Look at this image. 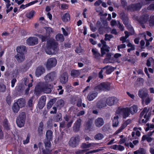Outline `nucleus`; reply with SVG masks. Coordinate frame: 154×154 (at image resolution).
<instances>
[{"label":"nucleus","mask_w":154,"mask_h":154,"mask_svg":"<svg viewBox=\"0 0 154 154\" xmlns=\"http://www.w3.org/2000/svg\"><path fill=\"white\" fill-rule=\"evenodd\" d=\"M53 104V102L52 100H50L48 103L47 105V108L48 109H50Z\"/></svg>","instance_id":"obj_54"},{"label":"nucleus","mask_w":154,"mask_h":154,"mask_svg":"<svg viewBox=\"0 0 154 154\" xmlns=\"http://www.w3.org/2000/svg\"><path fill=\"white\" fill-rule=\"evenodd\" d=\"M104 122L102 118H98L95 121V124L97 127H100L103 124Z\"/></svg>","instance_id":"obj_26"},{"label":"nucleus","mask_w":154,"mask_h":154,"mask_svg":"<svg viewBox=\"0 0 154 154\" xmlns=\"http://www.w3.org/2000/svg\"><path fill=\"white\" fill-rule=\"evenodd\" d=\"M52 86L51 84H44L42 82L38 83L35 88V91L37 93L43 92L45 93L48 94L51 91Z\"/></svg>","instance_id":"obj_2"},{"label":"nucleus","mask_w":154,"mask_h":154,"mask_svg":"<svg viewBox=\"0 0 154 154\" xmlns=\"http://www.w3.org/2000/svg\"><path fill=\"white\" fill-rule=\"evenodd\" d=\"M80 74L79 70H73L71 71V75L73 77H76L78 76Z\"/></svg>","instance_id":"obj_35"},{"label":"nucleus","mask_w":154,"mask_h":154,"mask_svg":"<svg viewBox=\"0 0 154 154\" xmlns=\"http://www.w3.org/2000/svg\"><path fill=\"white\" fill-rule=\"evenodd\" d=\"M35 13V12L34 11H32L29 13L27 14V17L29 19H31L33 17Z\"/></svg>","instance_id":"obj_46"},{"label":"nucleus","mask_w":154,"mask_h":154,"mask_svg":"<svg viewBox=\"0 0 154 154\" xmlns=\"http://www.w3.org/2000/svg\"><path fill=\"white\" fill-rule=\"evenodd\" d=\"M52 140H49L47 139H45V140L44 143L45 144V146L46 147H49L51 145V143L50 141Z\"/></svg>","instance_id":"obj_44"},{"label":"nucleus","mask_w":154,"mask_h":154,"mask_svg":"<svg viewBox=\"0 0 154 154\" xmlns=\"http://www.w3.org/2000/svg\"><path fill=\"white\" fill-rule=\"evenodd\" d=\"M125 26L127 29L130 32V34L131 35H133L134 33V31L133 27L132 26L128 23Z\"/></svg>","instance_id":"obj_28"},{"label":"nucleus","mask_w":154,"mask_h":154,"mask_svg":"<svg viewBox=\"0 0 154 154\" xmlns=\"http://www.w3.org/2000/svg\"><path fill=\"white\" fill-rule=\"evenodd\" d=\"M56 39L57 41L62 42L64 40V38L63 34H59L56 36Z\"/></svg>","instance_id":"obj_34"},{"label":"nucleus","mask_w":154,"mask_h":154,"mask_svg":"<svg viewBox=\"0 0 154 154\" xmlns=\"http://www.w3.org/2000/svg\"><path fill=\"white\" fill-rule=\"evenodd\" d=\"M130 115V112L128 107L124 108L122 115L123 118L125 119L128 117Z\"/></svg>","instance_id":"obj_23"},{"label":"nucleus","mask_w":154,"mask_h":154,"mask_svg":"<svg viewBox=\"0 0 154 154\" xmlns=\"http://www.w3.org/2000/svg\"><path fill=\"white\" fill-rule=\"evenodd\" d=\"M106 106L105 99L104 100H101L97 103V106L99 108H102Z\"/></svg>","instance_id":"obj_27"},{"label":"nucleus","mask_w":154,"mask_h":154,"mask_svg":"<svg viewBox=\"0 0 154 154\" xmlns=\"http://www.w3.org/2000/svg\"><path fill=\"white\" fill-rule=\"evenodd\" d=\"M148 110L146 107H145L140 114V117L141 118L145 113H147Z\"/></svg>","instance_id":"obj_47"},{"label":"nucleus","mask_w":154,"mask_h":154,"mask_svg":"<svg viewBox=\"0 0 154 154\" xmlns=\"http://www.w3.org/2000/svg\"><path fill=\"white\" fill-rule=\"evenodd\" d=\"M111 83L110 82H106V91H109L110 90L111 87Z\"/></svg>","instance_id":"obj_57"},{"label":"nucleus","mask_w":154,"mask_h":154,"mask_svg":"<svg viewBox=\"0 0 154 154\" xmlns=\"http://www.w3.org/2000/svg\"><path fill=\"white\" fill-rule=\"evenodd\" d=\"M128 109L130 113L132 115H133L137 112L138 110V107L136 105H133L131 107L128 108Z\"/></svg>","instance_id":"obj_20"},{"label":"nucleus","mask_w":154,"mask_h":154,"mask_svg":"<svg viewBox=\"0 0 154 154\" xmlns=\"http://www.w3.org/2000/svg\"><path fill=\"white\" fill-rule=\"evenodd\" d=\"M81 147L82 149H86L90 147L89 143L86 144L85 143H83L81 144Z\"/></svg>","instance_id":"obj_51"},{"label":"nucleus","mask_w":154,"mask_h":154,"mask_svg":"<svg viewBox=\"0 0 154 154\" xmlns=\"http://www.w3.org/2000/svg\"><path fill=\"white\" fill-rule=\"evenodd\" d=\"M82 119H78L74 123L73 127V130L75 131H78L80 128L82 122Z\"/></svg>","instance_id":"obj_17"},{"label":"nucleus","mask_w":154,"mask_h":154,"mask_svg":"<svg viewBox=\"0 0 154 154\" xmlns=\"http://www.w3.org/2000/svg\"><path fill=\"white\" fill-rule=\"evenodd\" d=\"M25 100L24 99L20 98L18 99L17 102L15 103L20 108H22L25 106Z\"/></svg>","instance_id":"obj_22"},{"label":"nucleus","mask_w":154,"mask_h":154,"mask_svg":"<svg viewBox=\"0 0 154 154\" xmlns=\"http://www.w3.org/2000/svg\"><path fill=\"white\" fill-rule=\"evenodd\" d=\"M118 101V100L116 97H110L106 99V104L109 106H112L116 104Z\"/></svg>","instance_id":"obj_13"},{"label":"nucleus","mask_w":154,"mask_h":154,"mask_svg":"<svg viewBox=\"0 0 154 154\" xmlns=\"http://www.w3.org/2000/svg\"><path fill=\"white\" fill-rule=\"evenodd\" d=\"M52 131L50 130H48L46 133V139L49 140H52Z\"/></svg>","instance_id":"obj_32"},{"label":"nucleus","mask_w":154,"mask_h":154,"mask_svg":"<svg viewBox=\"0 0 154 154\" xmlns=\"http://www.w3.org/2000/svg\"><path fill=\"white\" fill-rule=\"evenodd\" d=\"M17 54H24L26 51V48L24 46H21L17 47L16 49Z\"/></svg>","instance_id":"obj_18"},{"label":"nucleus","mask_w":154,"mask_h":154,"mask_svg":"<svg viewBox=\"0 0 154 154\" xmlns=\"http://www.w3.org/2000/svg\"><path fill=\"white\" fill-rule=\"evenodd\" d=\"M149 18V15L145 14L141 15L137 20L139 23L140 24L141 27L143 28H145V26L144 24L147 22Z\"/></svg>","instance_id":"obj_7"},{"label":"nucleus","mask_w":154,"mask_h":154,"mask_svg":"<svg viewBox=\"0 0 154 154\" xmlns=\"http://www.w3.org/2000/svg\"><path fill=\"white\" fill-rule=\"evenodd\" d=\"M116 69V67H113L112 66H106V74H110L113 72Z\"/></svg>","instance_id":"obj_30"},{"label":"nucleus","mask_w":154,"mask_h":154,"mask_svg":"<svg viewBox=\"0 0 154 154\" xmlns=\"http://www.w3.org/2000/svg\"><path fill=\"white\" fill-rule=\"evenodd\" d=\"M5 86L2 84H0V92H4L5 91Z\"/></svg>","instance_id":"obj_49"},{"label":"nucleus","mask_w":154,"mask_h":154,"mask_svg":"<svg viewBox=\"0 0 154 154\" xmlns=\"http://www.w3.org/2000/svg\"><path fill=\"white\" fill-rule=\"evenodd\" d=\"M139 96L142 99L146 97L148 95V94L142 91H138Z\"/></svg>","instance_id":"obj_29"},{"label":"nucleus","mask_w":154,"mask_h":154,"mask_svg":"<svg viewBox=\"0 0 154 154\" xmlns=\"http://www.w3.org/2000/svg\"><path fill=\"white\" fill-rule=\"evenodd\" d=\"M23 89V87H22V85L21 84H19L17 85L16 88L15 90L16 91H22Z\"/></svg>","instance_id":"obj_50"},{"label":"nucleus","mask_w":154,"mask_h":154,"mask_svg":"<svg viewBox=\"0 0 154 154\" xmlns=\"http://www.w3.org/2000/svg\"><path fill=\"white\" fill-rule=\"evenodd\" d=\"M57 63V60L54 57L50 58L48 59L46 63V67L47 69H49L55 67Z\"/></svg>","instance_id":"obj_8"},{"label":"nucleus","mask_w":154,"mask_h":154,"mask_svg":"<svg viewBox=\"0 0 154 154\" xmlns=\"http://www.w3.org/2000/svg\"><path fill=\"white\" fill-rule=\"evenodd\" d=\"M57 44L54 40L50 39L47 43L45 51L48 54H55L57 50Z\"/></svg>","instance_id":"obj_1"},{"label":"nucleus","mask_w":154,"mask_h":154,"mask_svg":"<svg viewBox=\"0 0 154 154\" xmlns=\"http://www.w3.org/2000/svg\"><path fill=\"white\" fill-rule=\"evenodd\" d=\"M118 26L121 31H123L124 30V26L122 24H121L119 22L118 23Z\"/></svg>","instance_id":"obj_55"},{"label":"nucleus","mask_w":154,"mask_h":154,"mask_svg":"<svg viewBox=\"0 0 154 154\" xmlns=\"http://www.w3.org/2000/svg\"><path fill=\"white\" fill-rule=\"evenodd\" d=\"M62 120V115L61 114L59 113L55 117L54 120L55 122H58L61 121Z\"/></svg>","instance_id":"obj_40"},{"label":"nucleus","mask_w":154,"mask_h":154,"mask_svg":"<svg viewBox=\"0 0 154 154\" xmlns=\"http://www.w3.org/2000/svg\"><path fill=\"white\" fill-rule=\"evenodd\" d=\"M57 106L60 107H62L64 104V101L62 100H58L57 102Z\"/></svg>","instance_id":"obj_48"},{"label":"nucleus","mask_w":154,"mask_h":154,"mask_svg":"<svg viewBox=\"0 0 154 154\" xmlns=\"http://www.w3.org/2000/svg\"><path fill=\"white\" fill-rule=\"evenodd\" d=\"M45 72V69L42 66H39L38 67L35 72V75L38 77L41 76Z\"/></svg>","instance_id":"obj_16"},{"label":"nucleus","mask_w":154,"mask_h":154,"mask_svg":"<svg viewBox=\"0 0 154 154\" xmlns=\"http://www.w3.org/2000/svg\"><path fill=\"white\" fill-rule=\"evenodd\" d=\"M106 84L105 82L101 83L97 86V88L100 90H103L106 88Z\"/></svg>","instance_id":"obj_38"},{"label":"nucleus","mask_w":154,"mask_h":154,"mask_svg":"<svg viewBox=\"0 0 154 154\" xmlns=\"http://www.w3.org/2000/svg\"><path fill=\"white\" fill-rule=\"evenodd\" d=\"M92 51L94 58H97L100 56V54L99 53L98 50L96 49H92Z\"/></svg>","instance_id":"obj_33"},{"label":"nucleus","mask_w":154,"mask_h":154,"mask_svg":"<svg viewBox=\"0 0 154 154\" xmlns=\"http://www.w3.org/2000/svg\"><path fill=\"white\" fill-rule=\"evenodd\" d=\"M97 95V93H91L89 94L87 96L88 99L90 101L93 100Z\"/></svg>","instance_id":"obj_25"},{"label":"nucleus","mask_w":154,"mask_h":154,"mask_svg":"<svg viewBox=\"0 0 154 154\" xmlns=\"http://www.w3.org/2000/svg\"><path fill=\"white\" fill-rule=\"evenodd\" d=\"M62 20L65 22H66L70 20V16L68 13L65 14L62 17Z\"/></svg>","instance_id":"obj_31"},{"label":"nucleus","mask_w":154,"mask_h":154,"mask_svg":"<svg viewBox=\"0 0 154 154\" xmlns=\"http://www.w3.org/2000/svg\"><path fill=\"white\" fill-rule=\"evenodd\" d=\"M103 13L100 12L99 15L100 16V21H97L96 23V26L99 29L100 33L101 34L104 32L106 29V14H105L103 15Z\"/></svg>","instance_id":"obj_4"},{"label":"nucleus","mask_w":154,"mask_h":154,"mask_svg":"<svg viewBox=\"0 0 154 154\" xmlns=\"http://www.w3.org/2000/svg\"><path fill=\"white\" fill-rule=\"evenodd\" d=\"M20 108L18 105L15 103L13 105L12 107V109L14 112L17 113L18 112Z\"/></svg>","instance_id":"obj_36"},{"label":"nucleus","mask_w":154,"mask_h":154,"mask_svg":"<svg viewBox=\"0 0 154 154\" xmlns=\"http://www.w3.org/2000/svg\"><path fill=\"white\" fill-rule=\"evenodd\" d=\"M86 151L85 149H78L75 151L76 154H82L85 152Z\"/></svg>","instance_id":"obj_53"},{"label":"nucleus","mask_w":154,"mask_h":154,"mask_svg":"<svg viewBox=\"0 0 154 154\" xmlns=\"http://www.w3.org/2000/svg\"><path fill=\"white\" fill-rule=\"evenodd\" d=\"M147 9L149 10H154V3L150 4L148 7Z\"/></svg>","instance_id":"obj_56"},{"label":"nucleus","mask_w":154,"mask_h":154,"mask_svg":"<svg viewBox=\"0 0 154 154\" xmlns=\"http://www.w3.org/2000/svg\"><path fill=\"white\" fill-rule=\"evenodd\" d=\"M90 27L91 30L93 32L96 31V28L94 26L93 24L92 23H90Z\"/></svg>","instance_id":"obj_61"},{"label":"nucleus","mask_w":154,"mask_h":154,"mask_svg":"<svg viewBox=\"0 0 154 154\" xmlns=\"http://www.w3.org/2000/svg\"><path fill=\"white\" fill-rule=\"evenodd\" d=\"M6 101L9 105H10L11 103V97L10 96H7L6 98Z\"/></svg>","instance_id":"obj_63"},{"label":"nucleus","mask_w":154,"mask_h":154,"mask_svg":"<svg viewBox=\"0 0 154 154\" xmlns=\"http://www.w3.org/2000/svg\"><path fill=\"white\" fill-rule=\"evenodd\" d=\"M38 39L36 37H30L26 40V44L29 45H33L38 44Z\"/></svg>","instance_id":"obj_12"},{"label":"nucleus","mask_w":154,"mask_h":154,"mask_svg":"<svg viewBox=\"0 0 154 154\" xmlns=\"http://www.w3.org/2000/svg\"><path fill=\"white\" fill-rule=\"evenodd\" d=\"M17 82V80L15 78L13 79L11 81V86L13 88L15 85V83Z\"/></svg>","instance_id":"obj_62"},{"label":"nucleus","mask_w":154,"mask_h":154,"mask_svg":"<svg viewBox=\"0 0 154 154\" xmlns=\"http://www.w3.org/2000/svg\"><path fill=\"white\" fill-rule=\"evenodd\" d=\"M124 108H121L120 107H119L116 112L115 115L117 114L122 115Z\"/></svg>","instance_id":"obj_41"},{"label":"nucleus","mask_w":154,"mask_h":154,"mask_svg":"<svg viewBox=\"0 0 154 154\" xmlns=\"http://www.w3.org/2000/svg\"><path fill=\"white\" fill-rule=\"evenodd\" d=\"M56 74L54 72H52L47 74L44 77V79L46 82L53 81L56 78Z\"/></svg>","instance_id":"obj_11"},{"label":"nucleus","mask_w":154,"mask_h":154,"mask_svg":"<svg viewBox=\"0 0 154 154\" xmlns=\"http://www.w3.org/2000/svg\"><path fill=\"white\" fill-rule=\"evenodd\" d=\"M3 124L5 128L7 130H8L9 129V125L7 119H5L4 120Z\"/></svg>","instance_id":"obj_43"},{"label":"nucleus","mask_w":154,"mask_h":154,"mask_svg":"<svg viewBox=\"0 0 154 154\" xmlns=\"http://www.w3.org/2000/svg\"><path fill=\"white\" fill-rule=\"evenodd\" d=\"M121 4L123 8L125 10H127L128 11H131L140 10L142 6L141 3H138L134 4H131L127 6L126 8V6L127 5V2L125 0H122Z\"/></svg>","instance_id":"obj_3"},{"label":"nucleus","mask_w":154,"mask_h":154,"mask_svg":"<svg viewBox=\"0 0 154 154\" xmlns=\"http://www.w3.org/2000/svg\"><path fill=\"white\" fill-rule=\"evenodd\" d=\"M126 47V45L125 44H123L118 45L117 46V49L119 51L120 49L125 48Z\"/></svg>","instance_id":"obj_59"},{"label":"nucleus","mask_w":154,"mask_h":154,"mask_svg":"<svg viewBox=\"0 0 154 154\" xmlns=\"http://www.w3.org/2000/svg\"><path fill=\"white\" fill-rule=\"evenodd\" d=\"M46 97L44 96H42L39 99L38 106L40 109H42L45 104Z\"/></svg>","instance_id":"obj_14"},{"label":"nucleus","mask_w":154,"mask_h":154,"mask_svg":"<svg viewBox=\"0 0 154 154\" xmlns=\"http://www.w3.org/2000/svg\"><path fill=\"white\" fill-rule=\"evenodd\" d=\"M119 117L118 115L114 116L112 119V126L113 127H117L118 126L119 123Z\"/></svg>","instance_id":"obj_21"},{"label":"nucleus","mask_w":154,"mask_h":154,"mask_svg":"<svg viewBox=\"0 0 154 154\" xmlns=\"http://www.w3.org/2000/svg\"><path fill=\"white\" fill-rule=\"evenodd\" d=\"M15 58L18 62H22L25 59V57L24 54H17L15 56Z\"/></svg>","instance_id":"obj_19"},{"label":"nucleus","mask_w":154,"mask_h":154,"mask_svg":"<svg viewBox=\"0 0 154 154\" xmlns=\"http://www.w3.org/2000/svg\"><path fill=\"white\" fill-rule=\"evenodd\" d=\"M29 80L27 78H24L22 79V83H23L26 85L28 83Z\"/></svg>","instance_id":"obj_60"},{"label":"nucleus","mask_w":154,"mask_h":154,"mask_svg":"<svg viewBox=\"0 0 154 154\" xmlns=\"http://www.w3.org/2000/svg\"><path fill=\"white\" fill-rule=\"evenodd\" d=\"M149 22L150 26H154V15L150 16Z\"/></svg>","instance_id":"obj_39"},{"label":"nucleus","mask_w":154,"mask_h":154,"mask_svg":"<svg viewBox=\"0 0 154 154\" xmlns=\"http://www.w3.org/2000/svg\"><path fill=\"white\" fill-rule=\"evenodd\" d=\"M61 83L62 84H65L68 80V75L67 73L65 72L61 74L60 78Z\"/></svg>","instance_id":"obj_15"},{"label":"nucleus","mask_w":154,"mask_h":154,"mask_svg":"<svg viewBox=\"0 0 154 154\" xmlns=\"http://www.w3.org/2000/svg\"><path fill=\"white\" fill-rule=\"evenodd\" d=\"M43 127V123L41 122L39 124V125L38 127V133L40 135L42 134Z\"/></svg>","instance_id":"obj_37"},{"label":"nucleus","mask_w":154,"mask_h":154,"mask_svg":"<svg viewBox=\"0 0 154 154\" xmlns=\"http://www.w3.org/2000/svg\"><path fill=\"white\" fill-rule=\"evenodd\" d=\"M121 56L120 54L118 53H116L114 55L112 53H106V63L108 62L113 63H120V61L119 58Z\"/></svg>","instance_id":"obj_5"},{"label":"nucleus","mask_w":154,"mask_h":154,"mask_svg":"<svg viewBox=\"0 0 154 154\" xmlns=\"http://www.w3.org/2000/svg\"><path fill=\"white\" fill-rule=\"evenodd\" d=\"M80 140L78 136L72 137L69 142V145L72 147H75L79 144Z\"/></svg>","instance_id":"obj_10"},{"label":"nucleus","mask_w":154,"mask_h":154,"mask_svg":"<svg viewBox=\"0 0 154 154\" xmlns=\"http://www.w3.org/2000/svg\"><path fill=\"white\" fill-rule=\"evenodd\" d=\"M105 38L104 39L100 40V43L98 44V46L100 48L101 56H102L106 53V34L104 35Z\"/></svg>","instance_id":"obj_9"},{"label":"nucleus","mask_w":154,"mask_h":154,"mask_svg":"<svg viewBox=\"0 0 154 154\" xmlns=\"http://www.w3.org/2000/svg\"><path fill=\"white\" fill-rule=\"evenodd\" d=\"M33 97H32L28 100L27 103V105L30 108L32 107L33 105Z\"/></svg>","instance_id":"obj_42"},{"label":"nucleus","mask_w":154,"mask_h":154,"mask_svg":"<svg viewBox=\"0 0 154 154\" xmlns=\"http://www.w3.org/2000/svg\"><path fill=\"white\" fill-rule=\"evenodd\" d=\"M26 118V116L25 112H22L19 115L16 120L17 125L20 128L24 126Z\"/></svg>","instance_id":"obj_6"},{"label":"nucleus","mask_w":154,"mask_h":154,"mask_svg":"<svg viewBox=\"0 0 154 154\" xmlns=\"http://www.w3.org/2000/svg\"><path fill=\"white\" fill-rule=\"evenodd\" d=\"M47 33H50L52 32V29L50 27H45V28Z\"/></svg>","instance_id":"obj_64"},{"label":"nucleus","mask_w":154,"mask_h":154,"mask_svg":"<svg viewBox=\"0 0 154 154\" xmlns=\"http://www.w3.org/2000/svg\"><path fill=\"white\" fill-rule=\"evenodd\" d=\"M103 136L102 134L100 133H98L96 134L94 137V139L97 140H100L102 139Z\"/></svg>","instance_id":"obj_45"},{"label":"nucleus","mask_w":154,"mask_h":154,"mask_svg":"<svg viewBox=\"0 0 154 154\" xmlns=\"http://www.w3.org/2000/svg\"><path fill=\"white\" fill-rule=\"evenodd\" d=\"M139 150L140 154H145L146 153V152L143 148H140Z\"/></svg>","instance_id":"obj_58"},{"label":"nucleus","mask_w":154,"mask_h":154,"mask_svg":"<svg viewBox=\"0 0 154 154\" xmlns=\"http://www.w3.org/2000/svg\"><path fill=\"white\" fill-rule=\"evenodd\" d=\"M30 137V135L28 134L27 137L25 140L23 141V143L24 144H26L28 143L29 140V138Z\"/></svg>","instance_id":"obj_52"},{"label":"nucleus","mask_w":154,"mask_h":154,"mask_svg":"<svg viewBox=\"0 0 154 154\" xmlns=\"http://www.w3.org/2000/svg\"><path fill=\"white\" fill-rule=\"evenodd\" d=\"M121 19L122 20L123 24L126 25L128 23L129 19L128 17L126 16L125 13L122 14L121 16Z\"/></svg>","instance_id":"obj_24"}]
</instances>
